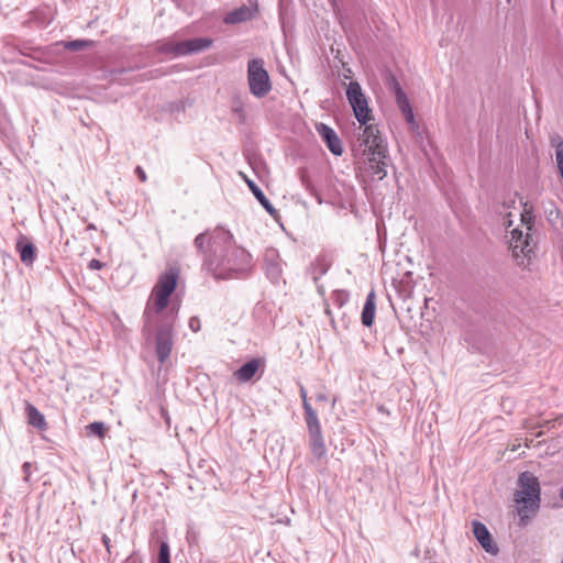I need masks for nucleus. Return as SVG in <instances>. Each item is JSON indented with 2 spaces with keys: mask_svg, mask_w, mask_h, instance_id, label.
Instances as JSON below:
<instances>
[{
  "mask_svg": "<svg viewBox=\"0 0 563 563\" xmlns=\"http://www.w3.org/2000/svg\"><path fill=\"white\" fill-rule=\"evenodd\" d=\"M16 246H23V244L21 242L18 243ZM25 247H29V246H32L31 244H24Z\"/></svg>",
  "mask_w": 563,
  "mask_h": 563,
  "instance_id": "nucleus-40",
  "label": "nucleus"
},
{
  "mask_svg": "<svg viewBox=\"0 0 563 563\" xmlns=\"http://www.w3.org/2000/svg\"><path fill=\"white\" fill-rule=\"evenodd\" d=\"M561 498L563 499V488L561 489V494H560Z\"/></svg>",
  "mask_w": 563,
  "mask_h": 563,
  "instance_id": "nucleus-41",
  "label": "nucleus"
},
{
  "mask_svg": "<svg viewBox=\"0 0 563 563\" xmlns=\"http://www.w3.org/2000/svg\"><path fill=\"white\" fill-rule=\"evenodd\" d=\"M157 563H170L169 561V545L163 541L159 544Z\"/></svg>",
  "mask_w": 563,
  "mask_h": 563,
  "instance_id": "nucleus-31",
  "label": "nucleus"
},
{
  "mask_svg": "<svg viewBox=\"0 0 563 563\" xmlns=\"http://www.w3.org/2000/svg\"><path fill=\"white\" fill-rule=\"evenodd\" d=\"M179 273V268L173 265L158 276L144 309L145 330L151 331L152 325L168 307L169 298L177 287Z\"/></svg>",
  "mask_w": 563,
  "mask_h": 563,
  "instance_id": "nucleus-1",
  "label": "nucleus"
},
{
  "mask_svg": "<svg viewBox=\"0 0 563 563\" xmlns=\"http://www.w3.org/2000/svg\"><path fill=\"white\" fill-rule=\"evenodd\" d=\"M503 224L506 231V238H509V246H529L531 241V231L534 224L532 207L523 205V209L516 214L508 211L503 217Z\"/></svg>",
  "mask_w": 563,
  "mask_h": 563,
  "instance_id": "nucleus-3",
  "label": "nucleus"
},
{
  "mask_svg": "<svg viewBox=\"0 0 563 563\" xmlns=\"http://www.w3.org/2000/svg\"><path fill=\"white\" fill-rule=\"evenodd\" d=\"M125 563H135V560L132 556H130L126 559Z\"/></svg>",
  "mask_w": 563,
  "mask_h": 563,
  "instance_id": "nucleus-39",
  "label": "nucleus"
},
{
  "mask_svg": "<svg viewBox=\"0 0 563 563\" xmlns=\"http://www.w3.org/2000/svg\"><path fill=\"white\" fill-rule=\"evenodd\" d=\"M398 108L400 109L401 113L405 115L407 122L411 125L416 124L412 108L409 101L399 104Z\"/></svg>",
  "mask_w": 563,
  "mask_h": 563,
  "instance_id": "nucleus-30",
  "label": "nucleus"
},
{
  "mask_svg": "<svg viewBox=\"0 0 563 563\" xmlns=\"http://www.w3.org/2000/svg\"><path fill=\"white\" fill-rule=\"evenodd\" d=\"M300 397L302 399V407L305 410V420H306V422H308L310 412H312L313 416H318V415H317L316 410L311 407V405L308 402L307 391L303 387L300 388Z\"/></svg>",
  "mask_w": 563,
  "mask_h": 563,
  "instance_id": "nucleus-28",
  "label": "nucleus"
},
{
  "mask_svg": "<svg viewBox=\"0 0 563 563\" xmlns=\"http://www.w3.org/2000/svg\"><path fill=\"white\" fill-rule=\"evenodd\" d=\"M25 412L27 417V422L37 428V429H45L46 422L44 416L37 410L36 407H34L32 404L26 402L25 405Z\"/></svg>",
  "mask_w": 563,
  "mask_h": 563,
  "instance_id": "nucleus-20",
  "label": "nucleus"
},
{
  "mask_svg": "<svg viewBox=\"0 0 563 563\" xmlns=\"http://www.w3.org/2000/svg\"><path fill=\"white\" fill-rule=\"evenodd\" d=\"M391 88H393V91H394V95H395V99H396L397 106L402 104V103L409 101L407 95L401 89L399 82L396 80L395 77H391Z\"/></svg>",
  "mask_w": 563,
  "mask_h": 563,
  "instance_id": "nucleus-24",
  "label": "nucleus"
},
{
  "mask_svg": "<svg viewBox=\"0 0 563 563\" xmlns=\"http://www.w3.org/2000/svg\"><path fill=\"white\" fill-rule=\"evenodd\" d=\"M212 44V41L207 37H198L184 42L169 43L166 45L165 51L172 52L176 56H184L194 53L202 52L209 48Z\"/></svg>",
  "mask_w": 563,
  "mask_h": 563,
  "instance_id": "nucleus-9",
  "label": "nucleus"
},
{
  "mask_svg": "<svg viewBox=\"0 0 563 563\" xmlns=\"http://www.w3.org/2000/svg\"><path fill=\"white\" fill-rule=\"evenodd\" d=\"M278 257L276 249H268L265 253V269L273 283H278L282 277V264L275 261Z\"/></svg>",
  "mask_w": 563,
  "mask_h": 563,
  "instance_id": "nucleus-17",
  "label": "nucleus"
},
{
  "mask_svg": "<svg viewBox=\"0 0 563 563\" xmlns=\"http://www.w3.org/2000/svg\"><path fill=\"white\" fill-rule=\"evenodd\" d=\"M102 543L104 544L107 551L110 553V538L107 534L102 536Z\"/></svg>",
  "mask_w": 563,
  "mask_h": 563,
  "instance_id": "nucleus-37",
  "label": "nucleus"
},
{
  "mask_svg": "<svg viewBox=\"0 0 563 563\" xmlns=\"http://www.w3.org/2000/svg\"><path fill=\"white\" fill-rule=\"evenodd\" d=\"M103 266V264L98 260H91L89 262V268L91 269H100Z\"/></svg>",
  "mask_w": 563,
  "mask_h": 563,
  "instance_id": "nucleus-35",
  "label": "nucleus"
},
{
  "mask_svg": "<svg viewBox=\"0 0 563 563\" xmlns=\"http://www.w3.org/2000/svg\"><path fill=\"white\" fill-rule=\"evenodd\" d=\"M92 44H93V42L89 41V40H74V41L64 42L63 46H64V48H66L68 51H80V49L92 46Z\"/></svg>",
  "mask_w": 563,
  "mask_h": 563,
  "instance_id": "nucleus-23",
  "label": "nucleus"
},
{
  "mask_svg": "<svg viewBox=\"0 0 563 563\" xmlns=\"http://www.w3.org/2000/svg\"><path fill=\"white\" fill-rule=\"evenodd\" d=\"M347 100L353 109L354 115L361 124H366L372 120L371 109L362 87L357 81H351L346 89Z\"/></svg>",
  "mask_w": 563,
  "mask_h": 563,
  "instance_id": "nucleus-6",
  "label": "nucleus"
},
{
  "mask_svg": "<svg viewBox=\"0 0 563 563\" xmlns=\"http://www.w3.org/2000/svg\"><path fill=\"white\" fill-rule=\"evenodd\" d=\"M86 429L88 430V432L90 434H93L100 439H102L104 437L106 426L103 422H100V421L91 422L86 427Z\"/></svg>",
  "mask_w": 563,
  "mask_h": 563,
  "instance_id": "nucleus-27",
  "label": "nucleus"
},
{
  "mask_svg": "<svg viewBox=\"0 0 563 563\" xmlns=\"http://www.w3.org/2000/svg\"><path fill=\"white\" fill-rule=\"evenodd\" d=\"M22 471L25 475V481L29 479L30 477V474H31V463L30 462H25L23 465H22Z\"/></svg>",
  "mask_w": 563,
  "mask_h": 563,
  "instance_id": "nucleus-34",
  "label": "nucleus"
},
{
  "mask_svg": "<svg viewBox=\"0 0 563 563\" xmlns=\"http://www.w3.org/2000/svg\"><path fill=\"white\" fill-rule=\"evenodd\" d=\"M316 130L327 144L333 155L340 156L343 153L342 142L335 131L324 123H318Z\"/></svg>",
  "mask_w": 563,
  "mask_h": 563,
  "instance_id": "nucleus-13",
  "label": "nucleus"
},
{
  "mask_svg": "<svg viewBox=\"0 0 563 563\" xmlns=\"http://www.w3.org/2000/svg\"><path fill=\"white\" fill-rule=\"evenodd\" d=\"M258 12L256 2H251L249 5L243 4L229 13L223 18L225 24H239L253 20Z\"/></svg>",
  "mask_w": 563,
  "mask_h": 563,
  "instance_id": "nucleus-12",
  "label": "nucleus"
},
{
  "mask_svg": "<svg viewBox=\"0 0 563 563\" xmlns=\"http://www.w3.org/2000/svg\"><path fill=\"white\" fill-rule=\"evenodd\" d=\"M325 399H327V397L324 395H322V394L317 396V400H319V401L325 400Z\"/></svg>",
  "mask_w": 563,
  "mask_h": 563,
  "instance_id": "nucleus-38",
  "label": "nucleus"
},
{
  "mask_svg": "<svg viewBox=\"0 0 563 563\" xmlns=\"http://www.w3.org/2000/svg\"><path fill=\"white\" fill-rule=\"evenodd\" d=\"M336 296H338V301H339L340 306H342L343 302L347 299V294L344 291L338 292Z\"/></svg>",
  "mask_w": 563,
  "mask_h": 563,
  "instance_id": "nucleus-36",
  "label": "nucleus"
},
{
  "mask_svg": "<svg viewBox=\"0 0 563 563\" xmlns=\"http://www.w3.org/2000/svg\"><path fill=\"white\" fill-rule=\"evenodd\" d=\"M547 218L548 221L553 225H556L558 223H561L563 225V216L560 209L553 203H551V208L547 210Z\"/></svg>",
  "mask_w": 563,
  "mask_h": 563,
  "instance_id": "nucleus-26",
  "label": "nucleus"
},
{
  "mask_svg": "<svg viewBox=\"0 0 563 563\" xmlns=\"http://www.w3.org/2000/svg\"><path fill=\"white\" fill-rule=\"evenodd\" d=\"M135 173H136L137 177L140 178V180L142 183L146 181V179H147L146 174H145L144 169L141 166H137L135 168Z\"/></svg>",
  "mask_w": 563,
  "mask_h": 563,
  "instance_id": "nucleus-33",
  "label": "nucleus"
},
{
  "mask_svg": "<svg viewBox=\"0 0 563 563\" xmlns=\"http://www.w3.org/2000/svg\"><path fill=\"white\" fill-rule=\"evenodd\" d=\"M189 328L194 332L199 331L200 330V320H199V318H197V317L190 318V320H189Z\"/></svg>",
  "mask_w": 563,
  "mask_h": 563,
  "instance_id": "nucleus-32",
  "label": "nucleus"
},
{
  "mask_svg": "<svg viewBox=\"0 0 563 563\" xmlns=\"http://www.w3.org/2000/svg\"><path fill=\"white\" fill-rule=\"evenodd\" d=\"M247 85L250 92L256 98L266 97L272 90L269 75L264 67V60L254 58L247 63Z\"/></svg>",
  "mask_w": 563,
  "mask_h": 563,
  "instance_id": "nucleus-5",
  "label": "nucleus"
},
{
  "mask_svg": "<svg viewBox=\"0 0 563 563\" xmlns=\"http://www.w3.org/2000/svg\"><path fill=\"white\" fill-rule=\"evenodd\" d=\"M246 183L253 192V195L256 197V199L261 202V205L265 208L266 211H268L271 214L275 212V208L269 202V200L266 198V196L263 194L261 188L252 180L246 179Z\"/></svg>",
  "mask_w": 563,
  "mask_h": 563,
  "instance_id": "nucleus-22",
  "label": "nucleus"
},
{
  "mask_svg": "<svg viewBox=\"0 0 563 563\" xmlns=\"http://www.w3.org/2000/svg\"><path fill=\"white\" fill-rule=\"evenodd\" d=\"M261 367H264V361L261 358H252L236 369L233 376L238 382L246 383L256 375Z\"/></svg>",
  "mask_w": 563,
  "mask_h": 563,
  "instance_id": "nucleus-16",
  "label": "nucleus"
},
{
  "mask_svg": "<svg viewBox=\"0 0 563 563\" xmlns=\"http://www.w3.org/2000/svg\"><path fill=\"white\" fill-rule=\"evenodd\" d=\"M221 251H230L225 255H220L221 262L208 260V269L217 279H227L234 276V274L243 273L247 269L251 255L246 249H221Z\"/></svg>",
  "mask_w": 563,
  "mask_h": 563,
  "instance_id": "nucleus-4",
  "label": "nucleus"
},
{
  "mask_svg": "<svg viewBox=\"0 0 563 563\" xmlns=\"http://www.w3.org/2000/svg\"><path fill=\"white\" fill-rule=\"evenodd\" d=\"M306 424L309 434L310 451L316 459L321 460L327 454V446L318 416H313L312 412H310L309 421L306 422Z\"/></svg>",
  "mask_w": 563,
  "mask_h": 563,
  "instance_id": "nucleus-7",
  "label": "nucleus"
},
{
  "mask_svg": "<svg viewBox=\"0 0 563 563\" xmlns=\"http://www.w3.org/2000/svg\"><path fill=\"white\" fill-rule=\"evenodd\" d=\"M387 151H377L365 154L367 156V166L371 175L382 180L387 175Z\"/></svg>",
  "mask_w": 563,
  "mask_h": 563,
  "instance_id": "nucleus-14",
  "label": "nucleus"
},
{
  "mask_svg": "<svg viewBox=\"0 0 563 563\" xmlns=\"http://www.w3.org/2000/svg\"><path fill=\"white\" fill-rule=\"evenodd\" d=\"M332 265V258L327 254H322L311 263L310 273L313 280L317 283L318 279L324 275Z\"/></svg>",
  "mask_w": 563,
  "mask_h": 563,
  "instance_id": "nucleus-19",
  "label": "nucleus"
},
{
  "mask_svg": "<svg viewBox=\"0 0 563 563\" xmlns=\"http://www.w3.org/2000/svg\"><path fill=\"white\" fill-rule=\"evenodd\" d=\"M376 296L375 291L371 290L366 297L361 320L363 325L371 327L374 323L375 311H376Z\"/></svg>",
  "mask_w": 563,
  "mask_h": 563,
  "instance_id": "nucleus-18",
  "label": "nucleus"
},
{
  "mask_svg": "<svg viewBox=\"0 0 563 563\" xmlns=\"http://www.w3.org/2000/svg\"><path fill=\"white\" fill-rule=\"evenodd\" d=\"M174 345L173 325L170 323L162 324L155 338V352L161 365L168 360Z\"/></svg>",
  "mask_w": 563,
  "mask_h": 563,
  "instance_id": "nucleus-8",
  "label": "nucleus"
},
{
  "mask_svg": "<svg viewBox=\"0 0 563 563\" xmlns=\"http://www.w3.org/2000/svg\"><path fill=\"white\" fill-rule=\"evenodd\" d=\"M231 109L238 120L243 123L245 121V111L242 99L239 97L233 98Z\"/></svg>",
  "mask_w": 563,
  "mask_h": 563,
  "instance_id": "nucleus-25",
  "label": "nucleus"
},
{
  "mask_svg": "<svg viewBox=\"0 0 563 563\" xmlns=\"http://www.w3.org/2000/svg\"><path fill=\"white\" fill-rule=\"evenodd\" d=\"M541 488L538 478L530 472H523L518 478V488L514 495L520 523L526 525L530 515L536 514L540 507Z\"/></svg>",
  "mask_w": 563,
  "mask_h": 563,
  "instance_id": "nucleus-2",
  "label": "nucleus"
},
{
  "mask_svg": "<svg viewBox=\"0 0 563 563\" xmlns=\"http://www.w3.org/2000/svg\"><path fill=\"white\" fill-rule=\"evenodd\" d=\"M364 125L363 133L361 134L362 144L365 146L363 153L367 154L377 151H387L378 128L374 124L367 123Z\"/></svg>",
  "mask_w": 563,
  "mask_h": 563,
  "instance_id": "nucleus-10",
  "label": "nucleus"
},
{
  "mask_svg": "<svg viewBox=\"0 0 563 563\" xmlns=\"http://www.w3.org/2000/svg\"><path fill=\"white\" fill-rule=\"evenodd\" d=\"M233 242V235L230 231L223 228H216L210 233L199 234L195 239V246H203L205 244H209L212 246H221V245H230Z\"/></svg>",
  "mask_w": 563,
  "mask_h": 563,
  "instance_id": "nucleus-11",
  "label": "nucleus"
},
{
  "mask_svg": "<svg viewBox=\"0 0 563 563\" xmlns=\"http://www.w3.org/2000/svg\"><path fill=\"white\" fill-rule=\"evenodd\" d=\"M473 533L483 549L493 555L498 553V547L493 542L486 526L479 521L473 522Z\"/></svg>",
  "mask_w": 563,
  "mask_h": 563,
  "instance_id": "nucleus-15",
  "label": "nucleus"
},
{
  "mask_svg": "<svg viewBox=\"0 0 563 563\" xmlns=\"http://www.w3.org/2000/svg\"><path fill=\"white\" fill-rule=\"evenodd\" d=\"M20 251V257H21V261L25 264V265H32V263L34 262L36 255H35V250L36 249H18Z\"/></svg>",
  "mask_w": 563,
  "mask_h": 563,
  "instance_id": "nucleus-29",
  "label": "nucleus"
},
{
  "mask_svg": "<svg viewBox=\"0 0 563 563\" xmlns=\"http://www.w3.org/2000/svg\"><path fill=\"white\" fill-rule=\"evenodd\" d=\"M511 255L519 267L528 268L532 262L533 249H512Z\"/></svg>",
  "mask_w": 563,
  "mask_h": 563,
  "instance_id": "nucleus-21",
  "label": "nucleus"
}]
</instances>
